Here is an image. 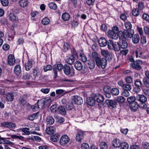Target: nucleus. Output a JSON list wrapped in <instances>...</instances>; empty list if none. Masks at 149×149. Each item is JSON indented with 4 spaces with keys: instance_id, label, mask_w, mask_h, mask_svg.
Returning a JSON list of instances; mask_svg holds the SVG:
<instances>
[{
    "instance_id": "nucleus-64",
    "label": "nucleus",
    "mask_w": 149,
    "mask_h": 149,
    "mask_svg": "<svg viewBox=\"0 0 149 149\" xmlns=\"http://www.w3.org/2000/svg\"><path fill=\"white\" fill-rule=\"evenodd\" d=\"M142 17L143 19L149 22V15L146 13H144Z\"/></svg>"
},
{
    "instance_id": "nucleus-8",
    "label": "nucleus",
    "mask_w": 149,
    "mask_h": 149,
    "mask_svg": "<svg viewBox=\"0 0 149 149\" xmlns=\"http://www.w3.org/2000/svg\"><path fill=\"white\" fill-rule=\"evenodd\" d=\"M1 125L2 126L8 128H13L15 127L16 126V125L14 123L8 122L2 123H1Z\"/></svg>"
},
{
    "instance_id": "nucleus-26",
    "label": "nucleus",
    "mask_w": 149,
    "mask_h": 149,
    "mask_svg": "<svg viewBox=\"0 0 149 149\" xmlns=\"http://www.w3.org/2000/svg\"><path fill=\"white\" fill-rule=\"evenodd\" d=\"M120 47L123 49L126 48L128 46L127 43L125 40H122L118 42Z\"/></svg>"
},
{
    "instance_id": "nucleus-49",
    "label": "nucleus",
    "mask_w": 149,
    "mask_h": 149,
    "mask_svg": "<svg viewBox=\"0 0 149 149\" xmlns=\"http://www.w3.org/2000/svg\"><path fill=\"white\" fill-rule=\"evenodd\" d=\"M50 22L49 19L47 17L43 18L42 20V23L44 25H46Z\"/></svg>"
},
{
    "instance_id": "nucleus-20",
    "label": "nucleus",
    "mask_w": 149,
    "mask_h": 149,
    "mask_svg": "<svg viewBox=\"0 0 149 149\" xmlns=\"http://www.w3.org/2000/svg\"><path fill=\"white\" fill-rule=\"evenodd\" d=\"M8 62L9 65H12L15 63V59L14 56L12 54L9 55L8 58Z\"/></svg>"
},
{
    "instance_id": "nucleus-43",
    "label": "nucleus",
    "mask_w": 149,
    "mask_h": 149,
    "mask_svg": "<svg viewBox=\"0 0 149 149\" xmlns=\"http://www.w3.org/2000/svg\"><path fill=\"white\" fill-rule=\"evenodd\" d=\"M19 103L21 106H24L26 103L25 100L22 96H20L19 99Z\"/></svg>"
},
{
    "instance_id": "nucleus-5",
    "label": "nucleus",
    "mask_w": 149,
    "mask_h": 149,
    "mask_svg": "<svg viewBox=\"0 0 149 149\" xmlns=\"http://www.w3.org/2000/svg\"><path fill=\"white\" fill-rule=\"evenodd\" d=\"M62 64H56L53 66V70L54 74V78H56L57 76L58 71H61L63 69Z\"/></svg>"
},
{
    "instance_id": "nucleus-14",
    "label": "nucleus",
    "mask_w": 149,
    "mask_h": 149,
    "mask_svg": "<svg viewBox=\"0 0 149 149\" xmlns=\"http://www.w3.org/2000/svg\"><path fill=\"white\" fill-rule=\"evenodd\" d=\"M106 102L108 104L109 107H111L112 109L116 107L117 103L113 100H106Z\"/></svg>"
},
{
    "instance_id": "nucleus-48",
    "label": "nucleus",
    "mask_w": 149,
    "mask_h": 149,
    "mask_svg": "<svg viewBox=\"0 0 149 149\" xmlns=\"http://www.w3.org/2000/svg\"><path fill=\"white\" fill-rule=\"evenodd\" d=\"M74 61V59L73 57H72L71 56L67 58L66 60V61L67 63L70 65H72L73 64Z\"/></svg>"
},
{
    "instance_id": "nucleus-46",
    "label": "nucleus",
    "mask_w": 149,
    "mask_h": 149,
    "mask_svg": "<svg viewBox=\"0 0 149 149\" xmlns=\"http://www.w3.org/2000/svg\"><path fill=\"white\" fill-rule=\"evenodd\" d=\"M122 88L124 90L130 91L132 88L131 86L128 84H125Z\"/></svg>"
},
{
    "instance_id": "nucleus-34",
    "label": "nucleus",
    "mask_w": 149,
    "mask_h": 149,
    "mask_svg": "<svg viewBox=\"0 0 149 149\" xmlns=\"http://www.w3.org/2000/svg\"><path fill=\"white\" fill-rule=\"evenodd\" d=\"M6 98L9 101H11L14 99V95L11 92L6 94Z\"/></svg>"
},
{
    "instance_id": "nucleus-63",
    "label": "nucleus",
    "mask_w": 149,
    "mask_h": 149,
    "mask_svg": "<svg viewBox=\"0 0 149 149\" xmlns=\"http://www.w3.org/2000/svg\"><path fill=\"white\" fill-rule=\"evenodd\" d=\"M81 149H89V146L87 143H83L81 145Z\"/></svg>"
},
{
    "instance_id": "nucleus-13",
    "label": "nucleus",
    "mask_w": 149,
    "mask_h": 149,
    "mask_svg": "<svg viewBox=\"0 0 149 149\" xmlns=\"http://www.w3.org/2000/svg\"><path fill=\"white\" fill-rule=\"evenodd\" d=\"M73 101L74 104L78 105L81 104L83 102V100L81 97L77 96H74Z\"/></svg>"
},
{
    "instance_id": "nucleus-59",
    "label": "nucleus",
    "mask_w": 149,
    "mask_h": 149,
    "mask_svg": "<svg viewBox=\"0 0 149 149\" xmlns=\"http://www.w3.org/2000/svg\"><path fill=\"white\" fill-rule=\"evenodd\" d=\"M22 131L24 132L27 135H29L30 134V131H29V128L25 127L21 129Z\"/></svg>"
},
{
    "instance_id": "nucleus-62",
    "label": "nucleus",
    "mask_w": 149,
    "mask_h": 149,
    "mask_svg": "<svg viewBox=\"0 0 149 149\" xmlns=\"http://www.w3.org/2000/svg\"><path fill=\"white\" fill-rule=\"evenodd\" d=\"M1 2L2 5L4 6H7L9 3L8 0H0Z\"/></svg>"
},
{
    "instance_id": "nucleus-50",
    "label": "nucleus",
    "mask_w": 149,
    "mask_h": 149,
    "mask_svg": "<svg viewBox=\"0 0 149 149\" xmlns=\"http://www.w3.org/2000/svg\"><path fill=\"white\" fill-rule=\"evenodd\" d=\"M48 6L54 10H56L57 8L56 5L53 2H50L48 4Z\"/></svg>"
},
{
    "instance_id": "nucleus-9",
    "label": "nucleus",
    "mask_w": 149,
    "mask_h": 149,
    "mask_svg": "<svg viewBox=\"0 0 149 149\" xmlns=\"http://www.w3.org/2000/svg\"><path fill=\"white\" fill-rule=\"evenodd\" d=\"M108 36L109 38L115 40H117L118 38V34L111 30H109L108 31Z\"/></svg>"
},
{
    "instance_id": "nucleus-56",
    "label": "nucleus",
    "mask_w": 149,
    "mask_h": 149,
    "mask_svg": "<svg viewBox=\"0 0 149 149\" xmlns=\"http://www.w3.org/2000/svg\"><path fill=\"white\" fill-rule=\"evenodd\" d=\"M132 15L135 16H138L139 14V12L138 8H135L132 10Z\"/></svg>"
},
{
    "instance_id": "nucleus-10",
    "label": "nucleus",
    "mask_w": 149,
    "mask_h": 149,
    "mask_svg": "<svg viewBox=\"0 0 149 149\" xmlns=\"http://www.w3.org/2000/svg\"><path fill=\"white\" fill-rule=\"evenodd\" d=\"M86 103L90 106H93L95 105V98L92 96V94L90 97L87 98Z\"/></svg>"
},
{
    "instance_id": "nucleus-25",
    "label": "nucleus",
    "mask_w": 149,
    "mask_h": 149,
    "mask_svg": "<svg viewBox=\"0 0 149 149\" xmlns=\"http://www.w3.org/2000/svg\"><path fill=\"white\" fill-rule=\"evenodd\" d=\"M132 41L133 43L134 44H137L139 43L140 40V37L138 34H135L132 37Z\"/></svg>"
},
{
    "instance_id": "nucleus-1",
    "label": "nucleus",
    "mask_w": 149,
    "mask_h": 149,
    "mask_svg": "<svg viewBox=\"0 0 149 149\" xmlns=\"http://www.w3.org/2000/svg\"><path fill=\"white\" fill-rule=\"evenodd\" d=\"M95 62L97 66L100 68H104L107 65V60L105 58L97 57Z\"/></svg>"
},
{
    "instance_id": "nucleus-4",
    "label": "nucleus",
    "mask_w": 149,
    "mask_h": 149,
    "mask_svg": "<svg viewBox=\"0 0 149 149\" xmlns=\"http://www.w3.org/2000/svg\"><path fill=\"white\" fill-rule=\"evenodd\" d=\"M143 64L142 61L141 60H137L134 62L131 63L130 66L134 69L140 70L142 68L141 65Z\"/></svg>"
},
{
    "instance_id": "nucleus-51",
    "label": "nucleus",
    "mask_w": 149,
    "mask_h": 149,
    "mask_svg": "<svg viewBox=\"0 0 149 149\" xmlns=\"http://www.w3.org/2000/svg\"><path fill=\"white\" fill-rule=\"evenodd\" d=\"M80 57L81 58V61L83 62L87 61V58L86 55L83 53H81L80 54Z\"/></svg>"
},
{
    "instance_id": "nucleus-61",
    "label": "nucleus",
    "mask_w": 149,
    "mask_h": 149,
    "mask_svg": "<svg viewBox=\"0 0 149 149\" xmlns=\"http://www.w3.org/2000/svg\"><path fill=\"white\" fill-rule=\"evenodd\" d=\"M71 56L73 57V58L75 60H77L78 58V56L77 53L74 50H73L72 56Z\"/></svg>"
},
{
    "instance_id": "nucleus-58",
    "label": "nucleus",
    "mask_w": 149,
    "mask_h": 149,
    "mask_svg": "<svg viewBox=\"0 0 149 149\" xmlns=\"http://www.w3.org/2000/svg\"><path fill=\"white\" fill-rule=\"evenodd\" d=\"M142 146L143 149H149V143L147 142H143Z\"/></svg>"
},
{
    "instance_id": "nucleus-57",
    "label": "nucleus",
    "mask_w": 149,
    "mask_h": 149,
    "mask_svg": "<svg viewBox=\"0 0 149 149\" xmlns=\"http://www.w3.org/2000/svg\"><path fill=\"white\" fill-rule=\"evenodd\" d=\"M10 137L11 138H12L13 139H20V140H22L24 138V137L22 136H20V135L18 136L17 135H13V134L11 135Z\"/></svg>"
},
{
    "instance_id": "nucleus-23",
    "label": "nucleus",
    "mask_w": 149,
    "mask_h": 149,
    "mask_svg": "<svg viewBox=\"0 0 149 149\" xmlns=\"http://www.w3.org/2000/svg\"><path fill=\"white\" fill-rule=\"evenodd\" d=\"M33 66V62L31 61H28L25 64V70L26 71H29Z\"/></svg>"
},
{
    "instance_id": "nucleus-41",
    "label": "nucleus",
    "mask_w": 149,
    "mask_h": 149,
    "mask_svg": "<svg viewBox=\"0 0 149 149\" xmlns=\"http://www.w3.org/2000/svg\"><path fill=\"white\" fill-rule=\"evenodd\" d=\"M134 84L136 86L140 87L143 85L141 81L139 79H136L134 80Z\"/></svg>"
},
{
    "instance_id": "nucleus-16",
    "label": "nucleus",
    "mask_w": 149,
    "mask_h": 149,
    "mask_svg": "<svg viewBox=\"0 0 149 149\" xmlns=\"http://www.w3.org/2000/svg\"><path fill=\"white\" fill-rule=\"evenodd\" d=\"M136 99L140 102V103L147 101V99L146 96L143 95H138L136 96Z\"/></svg>"
},
{
    "instance_id": "nucleus-45",
    "label": "nucleus",
    "mask_w": 149,
    "mask_h": 149,
    "mask_svg": "<svg viewBox=\"0 0 149 149\" xmlns=\"http://www.w3.org/2000/svg\"><path fill=\"white\" fill-rule=\"evenodd\" d=\"M120 147V149H128L129 148L128 143L125 142H123L121 143Z\"/></svg>"
},
{
    "instance_id": "nucleus-42",
    "label": "nucleus",
    "mask_w": 149,
    "mask_h": 149,
    "mask_svg": "<svg viewBox=\"0 0 149 149\" xmlns=\"http://www.w3.org/2000/svg\"><path fill=\"white\" fill-rule=\"evenodd\" d=\"M107 43L109 49H113L114 43H113V41L111 40H109Z\"/></svg>"
},
{
    "instance_id": "nucleus-38",
    "label": "nucleus",
    "mask_w": 149,
    "mask_h": 149,
    "mask_svg": "<svg viewBox=\"0 0 149 149\" xmlns=\"http://www.w3.org/2000/svg\"><path fill=\"white\" fill-rule=\"evenodd\" d=\"M100 149H108V145L104 141L102 142L100 144Z\"/></svg>"
},
{
    "instance_id": "nucleus-54",
    "label": "nucleus",
    "mask_w": 149,
    "mask_h": 149,
    "mask_svg": "<svg viewBox=\"0 0 149 149\" xmlns=\"http://www.w3.org/2000/svg\"><path fill=\"white\" fill-rule=\"evenodd\" d=\"M125 80L127 83L131 84L133 81L132 78L130 76H127L125 78Z\"/></svg>"
},
{
    "instance_id": "nucleus-15",
    "label": "nucleus",
    "mask_w": 149,
    "mask_h": 149,
    "mask_svg": "<svg viewBox=\"0 0 149 149\" xmlns=\"http://www.w3.org/2000/svg\"><path fill=\"white\" fill-rule=\"evenodd\" d=\"M92 96L94 97L95 100H96V102L99 103H102L104 101V97L101 95H99L98 96H97L95 94H92Z\"/></svg>"
},
{
    "instance_id": "nucleus-60",
    "label": "nucleus",
    "mask_w": 149,
    "mask_h": 149,
    "mask_svg": "<svg viewBox=\"0 0 149 149\" xmlns=\"http://www.w3.org/2000/svg\"><path fill=\"white\" fill-rule=\"evenodd\" d=\"M104 93H111V89L109 86H105L103 88Z\"/></svg>"
},
{
    "instance_id": "nucleus-17",
    "label": "nucleus",
    "mask_w": 149,
    "mask_h": 149,
    "mask_svg": "<svg viewBox=\"0 0 149 149\" xmlns=\"http://www.w3.org/2000/svg\"><path fill=\"white\" fill-rule=\"evenodd\" d=\"M121 142L120 140L115 139L112 141V146L115 148L120 147Z\"/></svg>"
},
{
    "instance_id": "nucleus-3",
    "label": "nucleus",
    "mask_w": 149,
    "mask_h": 149,
    "mask_svg": "<svg viewBox=\"0 0 149 149\" xmlns=\"http://www.w3.org/2000/svg\"><path fill=\"white\" fill-rule=\"evenodd\" d=\"M101 55L107 58L108 61H111L113 58V54L107 50L103 49L101 52Z\"/></svg>"
},
{
    "instance_id": "nucleus-6",
    "label": "nucleus",
    "mask_w": 149,
    "mask_h": 149,
    "mask_svg": "<svg viewBox=\"0 0 149 149\" xmlns=\"http://www.w3.org/2000/svg\"><path fill=\"white\" fill-rule=\"evenodd\" d=\"M69 141V138L67 135H64L61 136L59 141L61 144L64 145L68 143Z\"/></svg>"
},
{
    "instance_id": "nucleus-55",
    "label": "nucleus",
    "mask_w": 149,
    "mask_h": 149,
    "mask_svg": "<svg viewBox=\"0 0 149 149\" xmlns=\"http://www.w3.org/2000/svg\"><path fill=\"white\" fill-rule=\"evenodd\" d=\"M136 98L133 96H130L127 98V101L130 104L135 101Z\"/></svg>"
},
{
    "instance_id": "nucleus-2",
    "label": "nucleus",
    "mask_w": 149,
    "mask_h": 149,
    "mask_svg": "<svg viewBox=\"0 0 149 149\" xmlns=\"http://www.w3.org/2000/svg\"><path fill=\"white\" fill-rule=\"evenodd\" d=\"M63 70L64 73L70 77H72L74 74V70L73 68L71 69L68 65H65L63 67Z\"/></svg>"
},
{
    "instance_id": "nucleus-53",
    "label": "nucleus",
    "mask_w": 149,
    "mask_h": 149,
    "mask_svg": "<svg viewBox=\"0 0 149 149\" xmlns=\"http://www.w3.org/2000/svg\"><path fill=\"white\" fill-rule=\"evenodd\" d=\"M125 26L127 29H130L132 26L131 23L129 22H127L125 23Z\"/></svg>"
},
{
    "instance_id": "nucleus-29",
    "label": "nucleus",
    "mask_w": 149,
    "mask_h": 149,
    "mask_svg": "<svg viewBox=\"0 0 149 149\" xmlns=\"http://www.w3.org/2000/svg\"><path fill=\"white\" fill-rule=\"evenodd\" d=\"M83 133L81 131H79L78 132L76 137V139L77 141H80L83 139L84 136Z\"/></svg>"
},
{
    "instance_id": "nucleus-24",
    "label": "nucleus",
    "mask_w": 149,
    "mask_h": 149,
    "mask_svg": "<svg viewBox=\"0 0 149 149\" xmlns=\"http://www.w3.org/2000/svg\"><path fill=\"white\" fill-rule=\"evenodd\" d=\"M29 4L28 0H19V6L22 7L24 8L26 7Z\"/></svg>"
},
{
    "instance_id": "nucleus-18",
    "label": "nucleus",
    "mask_w": 149,
    "mask_h": 149,
    "mask_svg": "<svg viewBox=\"0 0 149 149\" xmlns=\"http://www.w3.org/2000/svg\"><path fill=\"white\" fill-rule=\"evenodd\" d=\"M74 67L77 70L79 71L82 70L83 68V65L82 63L79 61H77L74 63Z\"/></svg>"
},
{
    "instance_id": "nucleus-47",
    "label": "nucleus",
    "mask_w": 149,
    "mask_h": 149,
    "mask_svg": "<svg viewBox=\"0 0 149 149\" xmlns=\"http://www.w3.org/2000/svg\"><path fill=\"white\" fill-rule=\"evenodd\" d=\"M143 94L147 97H149V89L148 88H142Z\"/></svg>"
},
{
    "instance_id": "nucleus-22",
    "label": "nucleus",
    "mask_w": 149,
    "mask_h": 149,
    "mask_svg": "<svg viewBox=\"0 0 149 149\" xmlns=\"http://www.w3.org/2000/svg\"><path fill=\"white\" fill-rule=\"evenodd\" d=\"M99 44L101 47H104L107 45V42L105 38L102 37L99 39Z\"/></svg>"
},
{
    "instance_id": "nucleus-19",
    "label": "nucleus",
    "mask_w": 149,
    "mask_h": 149,
    "mask_svg": "<svg viewBox=\"0 0 149 149\" xmlns=\"http://www.w3.org/2000/svg\"><path fill=\"white\" fill-rule=\"evenodd\" d=\"M40 72V70L38 67H36L32 69V74L34 78L37 77Z\"/></svg>"
},
{
    "instance_id": "nucleus-36",
    "label": "nucleus",
    "mask_w": 149,
    "mask_h": 149,
    "mask_svg": "<svg viewBox=\"0 0 149 149\" xmlns=\"http://www.w3.org/2000/svg\"><path fill=\"white\" fill-rule=\"evenodd\" d=\"M111 93L115 95H118L119 93V90L116 88H114L111 89Z\"/></svg>"
},
{
    "instance_id": "nucleus-40",
    "label": "nucleus",
    "mask_w": 149,
    "mask_h": 149,
    "mask_svg": "<svg viewBox=\"0 0 149 149\" xmlns=\"http://www.w3.org/2000/svg\"><path fill=\"white\" fill-rule=\"evenodd\" d=\"M120 46L118 42L114 43L113 49L115 51L118 52L120 50Z\"/></svg>"
},
{
    "instance_id": "nucleus-11",
    "label": "nucleus",
    "mask_w": 149,
    "mask_h": 149,
    "mask_svg": "<svg viewBox=\"0 0 149 149\" xmlns=\"http://www.w3.org/2000/svg\"><path fill=\"white\" fill-rule=\"evenodd\" d=\"M67 108L64 106H60L57 109V111L60 114L62 115H65L66 113Z\"/></svg>"
},
{
    "instance_id": "nucleus-35",
    "label": "nucleus",
    "mask_w": 149,
    "mask_h": 149,
    "mask_svg": "<svg viewBox=\"0 0 149 149\" xmlns=\"http://www.w3.org/2000/svg\"><path fill=\"white\" fill-rule=\"evenodd\" d=\"M70 18V15L67 13H64L62 15V19L65 21L68 20Z\"/></svg>"
},
{
    "instance_id": "nucleus-37",
    "label": "nucleus",
    "mask_w": 149,
    "mask_h": 149,
    "mask_svg": "<svg viewBox=\"0 0 149 149\" xmlns=\"http://www.w3.org/2000/svg\"><path fill=\"white\" fill-rule=\"evenodd\" d=\"M14 71L16 75H19L21 72V68L20 65H18L15 67Z\"/></svg>"
},
{
    "instance_id": "nucleus-28",
    "label": "nucleus",
    "mask_w": 149,
    "mask_h": 149,
    "mask_svg": "<svg viewBox=\"0 0 149 149\" xmlns=\"http://www.w3.org/2000/svg\"><path fill=\"white\" fill-rule=\"evenodd\" d=\"M130 106L132 110L135 111L139 107L138 103L135 101L130 104Z\"/></svg>"
},
{
    "instance_id": "nucleus-27",
    "label": "nucleus",
    "mask_w": 149,
    "mask_h": 149,
    "mask_svg": "<svg viewBox=\"0 0 149 149\" xmlns=\"http://www.w3.org/2000/svg\"><path fill=\"white\" fill-rule=\"evenodd\" d=\"M55 128L53 126H50L47 127L45 130L46 132L49 134H51L55 132Z\"/></svg>"
},
{
    "instance_id": "nucleus-12",
    "label": "nucleus",
    "mask_w": 149,
    "mask_h": 149,
    "mask_svg": "<svg viewBox=\"0 0 149 149\" xmlns=\"http://www.w3.org/2000/svg\"><path fill=\"white\" fill-rule=\"evenodd\" d=\"M86 64L90 69H94L95 66V61L92 59L87 61Z\"/></svg>"
},
{
    "instance_id": "nucleus-44",
    "label": "nucleus",
    "mask_w": 149,
    "mask_h": 149,
    "mask_svg": "<svg viewBox=\"0 0 149 149\" xmlns=\"http://www.w3.org/2000/svg\"><path fill=\"white\" fill-rule=\"evenodd\" d=\"M143 82L146 87L147 88L149 87V80L146 78L144 77L143 78Z\"/></svg>"
},
{
    "instance_id": "nucleus-31",
    "label": "nucleus",
    "mask_w": 149,
    "mask_h": 149,
    "mask_svg": "<svg viewBox=\"0 0 149 149\" xmlns=\"http://www.w3.org/2000/svg\"><path fill=\"white\" fill-rule=\"evenodd\" d=\"M46 121L47 124L51 125L54 122V118L51 116H48L46 119Z\"/></svg>"
},
{
    "instance_id": "nucleus-33",
    "label": "nucleus",
    "mask_w": 149,
    "mask_h": 149,
    "mask_svg": "<svg viewBox=\"0 0 149 149\" xmlns=\"http://www.w3.org/2000/svg\"><path fill=\"white\" fill-rule=\"evenodd\" d=\"M52 101V99L50 98L45 99L43 100L40 101L39 102L40 104H42V106H44L45 104H48L50 103Z\"/></svg>"
},
{
    "instance_id": "nucleus-32",
    "label": "nucleus",
    "mask_w": 149,
    "mask_h": 149,
    "mask_svg": "<svg viewBox=\"0 0 149 149\" xmlns=\"http://www.w3.org/2000/svg\"><path fill=\"white\" fill-rule=\"evenodd\" d=\"M39 102H40V101L39 100L34 105L31 106V108L33 111H38L40 108L38 104L39 105H40V104H39Z\"/></svg>"
},
{
    "instance_id": "nucleus-39",
    "label": "nucleus",
    "mask_w": 149,
    "mask_h": 149,
    "mask_svg": "<svg viewBox=\"0 0 149 149\" xmlns=\"http://www.w3.org/2000/svg\"><path fill=\"white\" fill-rule=\"evenodd\" d=\"M116 100L118 102L121 103H123L125 100L124 97L121 96H119L117 97Z\"/></svg>"
},
{
    "instance_id": "nucleus-52",
    "label": "nucleus",
    "mask_w": 149,
    "mask_h": 149,
    "mask_svg": "<svg viewBox=\"0 0 149 149\" xmlns=\"http://www.w3.org/2000/svg\"><path fill=\"white\" fill-rule=\"evenodd\" d=\"M10 19L12 21H15L17 19L16 16L13 13H10L9 15Z\"/></svg>"
},
{
    "instance_id": "nucleus-7",
    "label": "nucleus",
    "mask_w": 149,
    "mask_h": 149,
    "mask_svg": "<svg viewBox=\"0 0 149 149\" xmlns=\"http://www.w3.org/2000/svg\"><path fill=\"white\" fill-rule=\"evenodd\" d=\"M136 58H140L144 59L146 58V56L143 54V52L139 49H136L134 52Z\"/></svg>"
},
{
    "instance_id": "nucleus-30",
    "label": "nucleus",
    "mask_w": 149,
    "mask_h": 149,
    "mask_svg": "<svg viewBox=\"0 0 149 149\" xmlns=\"http://www.w3.org/2000/svg\"><path fill=\"white\" fill-rule=\"evenodd\" d=\"M60 136L58 134H56L51 137L50 140L52 142H56L58 140Z\"/></svg>"
},
{
    "instance_id": "nucleus-21",
    "label": "nucleus",
    "mask_w": 149,
    "mask_h": 149,
    "mask_svg": "<svg viewBox=\"0 0 149 149\" xmlns=\"http://www.w3.org/2000/svg\"><path fill=\"white\" fill-rule=\"evenodd\" d=\"M134 34V32L133 30H130L129 31H125V38L127 39L129 38H131L132 37Z\"/></svg>"
}]
</instances>
